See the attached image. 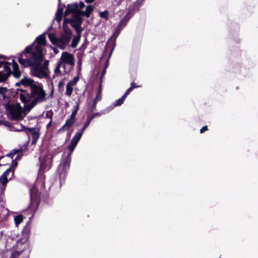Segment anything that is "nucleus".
<instances>
[{
	"label": "nucleus",
	"instance_id": "1",
	"mask_svg": "<svg viewBox=\"0 0 258 258\" xmlns=\"http://www.w3.org/2000/svg\"><path fill=\"white\" fill-rule=\"evenodd\" d=\"M20 84L26 87L29 86L31 88V92L29 94L26 91H20L17 93L18 96L24 103V111L29 112L37 104L46 101V94L42 87L32 79L25 77L20 82L16 83L18 86Z\"/></svg>",
	"mask_w": 258,
	"mask_h": 258
},
{
	"label": "nucleus",
	"instance_id": "2",
	"mask_svg": "<svg viewBox=\"0 0 258 258\" xmlns=\"http://www.w3.org/2000/svg\"><path fill=\"white\" fill-rule=\"evenodd\" d=\"M43 55L38 53L37 55H19L18 61L24 67H31V74L39 79H47L49 77V71L48 68L49 61L45 60L42 64Z\"/></svg>",
	"mask_w": 258,
	"mask_h": 258
},
{
	"label": "nucleus",
	"instance_id": "3",
	"mask_svg": "<svg viewBox=\"0 0 258 258\" xmlns=\"http://www.w3.org/2000/svg\"><path fill=\"white\" fill-rule=\"evenodd\" d=\"M45 36L44 34H43L37 37L35 41L31 45L27 46L19 55H22L23 56L33 54V55L36 56L38 53L43 55L42 46H45Z\"/></svg>",
	"mask_w": 258,
	"mask_h": 258
},
{
	"label": "nucleus",
	"instance_id": "4",
	"mask_svg": "<svg viewBox=\"0 0 258 258\" xmlns=\"http://www.w3.org/2000/svg\"><path fill=\"white\" fill-rule=\"evenodd\" d=\"M72 36V33L69 29L63 27V31L59 38H57L53 34H48L50 41L54 45L63 49L68 45Z\"/></svg>",
	"mask_w": 258,
	"mask_h": 258
},
{
	"label": "nucleus",
	"instance_id": "5",
	"mask_svg": "<svg viewBox=\"0 0 258 258\" xmlns=\"http://www.w3.org/2000/svg\"><path fill=\"white\" fill-rule=\"evenodd\" d=\"M8 116L9 118L14 120H19L23 118V109L19 103L8 104L6 105Z\"/></svg>",
	"mask_w": 258,
	"mask_h": 258
},
{
	"label": "nucleus",
	"instance_id": "6",
	"mask_svg": "<svg viewBox=\"0 0 258 258\" xmlns=\"http://www.w3.org/2000/svg\"><path fill=\"white\" fill-rule=\"evenodd\" d=\"M14 175V170L8 168L0 177V189L4 191L9 179H11Z\"/></svg>",
	"mask_w": 258,
	"mask_h": 258
},
{
	"label": "nucleus",
	"instance_id": "7",
	"mask_svg": "<svg viewBox=\"0 0 258 258\" xmlns=\"http://www.w3.org/2000/svg\"><path fill=\"white\" fill-rule=\"evenodd\" d=\"M10 74L9 64L4 61H0V82L5 81Z\"/></svg>",
	"mask_w": 258,
	"mask_h": 258
},
{
	"label": "nucleus",
	"instance_id": "8",
	"mask_svg": "<svg viewBox=\"0 0 258 258\" xmlns=\"http://www.w3.org/2000/svg\"><path fill=\"white\" fill-rule=\"evenodd\" d=\"M74 57L73 55L70 53H69L67 52H63L61 54V56L60 59V62L61 64H63V69L64 71L66 72V64L70 65L71 67H73L74 65Z\"/></svg>",
	"mask_w": 258,
	"mask_h": 258
},
{
	"label": "nucleus",
	"instance_id": "9",
	"mask_svg": "<svg viewBox=\"0 0 258 258\" xmlns=\"http://www.w3.org/2000/svg\"><path fill=\"white\" fill-rule=\"evenodd\" d=\"M131 17L132 15L131 14V12H128L118 23L113 36H114L115 38L118 36L121 30L126 25Z\"/></svg>",
	"mask_w": 258,
	"mask_h": 258
},
{
	"label": "nucleus",
	"instance_id": "10",
	"mask_svg": "<svg viewBox=\"0 0 258 258\" xmlns=\"http://www.w3.org/2000/svg\"><path fill=\"white\" fill-rule=\"evenodd\" d=\"M80 15L78 14H74L71 19L64 18V24L71 23L73 27L81 26L82 20Z\"/></svg>",
	"mask_w": 258,
	"mask_h": 258
},
{
	"label": "nucleus",
	"instance_id": "11",
	"mask_svg": "<svg viewBox=\"0 0 258 258\" xmlns=\"http://www.w3.org/2000/svg\"><path fill=\"white\" fill-rule=\"evenodd\" d=\"M82 136V133H76L75 135L73 138L70 145L69 146V150L70 151V153L72 154V152L77 146L78 142Z\"/></svg>",
	"mask_w": 258,
	"mask_h": 258
},
{
	"label": "nucleus",
	"instance_id": "12",
	"mask_svg": "<svg viewBox=\"0 0 258 258\" xmlns=\"http://www.w3.org/2000/svg\"><path fill=\"white\" fill-rule=\"evenodd\" d=\"M72 13L74 14H79V6L77 4L68 5L64 12V16H67L69 13Z\"/></svg>",
	"mask_w": 258,
	"mask_h": 258
},
{
	"label": "nucleus",
	"instance_id": "13",
	"mask_svg": "<svg viewBox=\"0 0 258 258\" xmlns=\"http://www.w3.org/2000/svg\"><path fill=\"white\" fill-rule=\"evenodd\" d=\"M29 131L33 138L32 144H35L39 137L38 129L31 128L29 129Z\"/></svg>",
	"mask_w": 258,
	"mask_h": 258
},
{
	"label": "nucleus",
	"instance_id": "14",
	"mask_svg": "<svg viewBox=\"0 0 258 258\" xmlns=\"http://www.w3.org/2000/svg\"><path fill=\"white\" fill-rule=\"evenodd\" d=\"M27 237L22 239L21 240L17 241V247L18 249H22V250L25 249L28 247Z\"/></svg>",
	"mask_w": 258,
	"mask_h": 258
},
{
	"label": "nucleus",
	"instance_id": "15",
	"mask_svg": "<svg viewBox=\"0 0 258 258\" xmlns=\"http://www.w3.org/2000/svg\"><path fill=\"white\" fill-rule=\"evenodd\" d=\"M93 11V8L92 5H88L85 10V11H80L79 14L85 16L86 17H89L90 14Z\"/></svg>",
	"mask_w": 258,
	"mask_h": 258
},
{
	"label": "nucleus",
	"instance_id": "16",
	"mask_svg": "<svg viewBox=\"0 0 258 258\" xmlns=\"http://www.w3.org/2000/svg\"><path fill=\"white\" fill-rule=\"evenodd\" d=\"M12 67H13L12 74L15 78H19L21 76V73L19 71V66H18V64L16 62H15L14 60H13Z\"/></svg>",
	"mask_w": 258,
	"mask_h": 258
},
{
	"label": "nucleus",
	"instance_id": "17",
	"mask_svg": "<svg viewBox=\"0 0 258 258\" xmlns=\"http://www.w3.org/2000/svg\"><path fill=\"white\" fill-rule=\"evenodd\" d=\"M18 153V150H15L9 153L7 155V157H10L12 159V166L10 167L11 168L12 170H14L15 168L17 166V162L13 160L14 156Z\"/></svg>",
	"mask_w": 258,
	"mask_h": 258
},
{
	"label": "nucleus",
	"instance_id": "18",
	"mask_svg": "<svg viewBox=\"0 0 258 258\" xmlns=\"http://www.w3.org/2000/svg\"><path fill=\"white\" fill-rule=\"evenodd\" d=\"M30 195L31 199L36 200L39 197L40 193L37 187L34 186L30 190Z\"/></svg>",
	"mask_w": 258,
	"mask_h": 258
},
{
	"label": "nucleus",
	"instance_id": "19",
	"mask_svg": "<svg viewBox=\"0 0 258 258\" xmlns=\"http://www.w3.org/2000/svg\"><path fill=\"white\" fill-rule=\"evenodd\" d=\"M74 119L70 118L68 120H67L65 124L59 129V131H64L69 129V128L73 125L74 122Z\"/></svg>",
	"mask_w": 258,
	"mask_h": 258
},
{
	"label": "nucleus",
	"instance_id": "20",
	"mask_svg": "<svg viewBox=\"0 0 258 258\" xmlns=\"http://www.w3.org/2000/svg\"><path fill=\"white\" fill-rule=\"evenodd\" d=\"M71 160V153H69L63 164V168L64 170H66L69 168Z\"/></svg>",
	"mask_w": 258,
	"mask_h": 258
},
{
	"label": "nucleus",
	"instance_id": "21",
	"mask_svg": "<svg viewBox=\"0 0 258 258\" xmlns=\"http://www.w3.org/2000/svg\"><path fill=\"white\" fill-rule=\"evenodd\" d=\"M95 117V115H92L91 116H88L87 118V120L85 122L83 128L82 129L81 132H79L78 133H83L84 130L88 126L91 121Z\"/></svg>",
	"mask_w": 258,
	"mask_h": 258
},
{
	"label": "nucleus",
	"instance_id": "22",
	"mask_svg": "<svg viewBox=\"0 0 258 258\" xmlns=\"http://www.w3.org/2000/svg\"><path fill=\"white\" fill-rule=\"evenodd\" d=\"M80 36H77L72 40L71 46L73 48L76 47L80 40Z\"/></svg>",
	"mask_w": 258,
	"mask_h": 258
},
{
	"label": "nucleus",
	"instance_id": "23",
	"mask_svg": "<svg viewBox=\"0 0 258 258\" xmlns=\"http://www.w3.org/2000/svg\"><path fill=\"white\" fill-rule=\"evenodd\" d=\"M73 85H70L68 83L66 86V94L69 96H70L73 90Z\"/></svg>",
	"mask_w": 258,
	"mask_h": 258
},
{
	"label": "nucleus",
	"instance_id": "24",
	"mask_svg": "<svg viewBox=\"0 0 258 258\" xmlns=\"http://www.w3.org/2000/svg\"><path fill=\"white\" fill-rule=\"evenodd\" d=\"M14 220H15L16 225L17 226H18L19 224H20L23 221V217L22 215H20L16 216L14 218Z\"/></svg>",
	"mask_w": 258,
	"mask_h": 258
},
{
	"label": "nucleus",
	"instance_id": "25",
	"mask_svg": "<svg viewBox=\"0 0 258 258\" xmlns=\"http://www.w3.org/2000/svg\"><path fill=\"white\" fill-rule=\"evenodd\" d=\"M50 160H43L41 162V164H40V168L41 169H43V168H45V167H46V166H48V167H49V164L50 163Z\"/></svg>",
	"mask_w": 258,
	"mask_h": 258
},
{
	"label": "nucleus",
	"instance_id": "26",
	"mask_svg": "<svg viewBox=\"0 0 258 258\" xmlns=\"http://www.w3.org/2000/svg\"><path fill=\"white\" fill-rule=\"evenodd\" d=\"M61 64H62L61 63V62H59L57 63V66H56V68H55V69L54 70V74H55V75L56 76H58L59 75V74H60V68Z\"/></svg>",
	"mask_w": 258,
	"mask_h": 258
},
{
	"label": "nucleus",
	"instance_id": "27",
	"mask_svg": "<svg viewBox=\"0 0 258 258\" xmlns=\"http://www.w3.org/2000/svg\"><path fill=\"white\" fill-rule=\"evenodd\" d=\"M99 16H100V17L105 18L107 20L108 18L109 13L107 11H104L103 12H100L99 13Z\"/></svg>",
	"mask_w": 258,
	"mask_h": 258
},
{
	"label": "nucleus",
	"instance_id": "28",
	"mask_svg": "<svg viewBox=\"0 0 258 258\" xmlns=\"http://www.w3.org/2000/svg\"><path fill=\"white\" fill-rule=\"evenodd\" d=\"M78 108H79V105H78V104H77L76 105L75 109L72 113V114L71 115L70 118H71L72 119L75 120V116L76 115L77 112V111L78 110Z\"/></svg>",
	"mask_w": 258,
	"mask_h": 258
},
{
	"label": "nucleus",
	"instance_id": "29",
	"mask_svg": "<svg viewBox=\"0 0 258 258\" xmlns=\"http://www.w3.org/2000/svg\"><path fill=\"white\" fill-rule=\"evenodd\" d=\"M8 90L5 87H0V94L3 96L4 98L5 97V94L7 92Z\"/></svg>",
	"mask_w": 258,
	"mask_h": 258
},
{
	"label": "nucleus",
	"instance_id": "30",
	"mask_svg": "<svg viewBox=\"0 0 258 258\" xmlns=\"http://www.w3.org/2000/svg\"><path fill=\"white\" fill-rule=\"evenodd\" d=\"M79 80V78L77 77H75L73 80L70 81L68 83L71 85L75 86Z\"/></svg>",
	"mask_w": 258,
	"mask_h": 258
},
{
	"label": "nucleus",
	"instance_id": "31",
	"mask_svg": "<svg viewBox=\"0 0 258 258\" xmlns=\"http://www.w3.org/2000/svg\"><path fill=\"white\" fill-rule=\"evenodd\" d=\"M123 101H124L122 100V99L119 98V99L117 100L115 102V103L114 104V106L120 105L121 104H122L123 103Z\"/></svg>",
	"mask_w": 258,
	"mask_h": 258
},
{
	"label": "nucleus",
	"instance_id": "32",
	"mask_svg": "<svg viewBox=\"0 0 258 258\" xmlns=\"http://www.w3.org/2000/svg\"><path fill=\"white\" fill-rule=\"evenodd\" d=\"M77 33V36H81V33L82 31V29L81 28V26H78V27H74Z\"/></svg>",
	"mask_w": 258,
	"mask_h": 258
},
{
	"label": "nucleus",
	"instance_id": "33",
	"mask_svg": "<svg viewBox=\"0 0 258 258\" xmlns=\"http://www.w3.org/2000/svg\"><path fill=\"white\" fill-rule=\"evenodd\" d=\"M101 99V92H100V90H99L97 95H96V98L95 99H94V101H96V102H97L98 101H99V100H100Z\"/></svg>",
	"mask_w": 258,
	"mask_h": 258
},
{
	"label": "nucleus",
	"instance_id": "34",
	"mask_svg": "<svg viewBox=\"0 0 258 258\" xmlns=\"http://www.w3.org/2000/svg\"><path fill=\"white\" fill-rule=\"evenodd\" d=\"M247 71L244 68H240V73H241L243 76H246Z\"/></svg>",
	"mask_w": 258,
	"mask_h": 258
},
{
	"label": "nucleus",
	"instance_id": "35",
	"mask_svg": "<svg viewBox=\"0 0 258 258\" xmlns=\"http://www.w3.org/2000/svg\"><path fill=\"white\" fill-rule=\"evenodd\" d=\"M62 14L56 13L55 19L58 22L61 21L62 18Z\"/></svg>",
	"mask_w": 258,
	"mask_h": 258
},
{
	"label": "nucleus",
	"instance_id": "36",
	"mask_svg": "<svg viewBox=\"0 0 258 258\" xmlns=\"http://www.w3.org/2000/svg\"><path fill=\"white\" fill-rule=\"evenodd\" d=\"M208 130V126H204L200 130V133L202 134L204 133L205 131H207Z\"/></svg>",
	"mask_w": 258,
	"mask_h": 258
},
{
	"label": "nucleus",
	"instance_id": "37",
	"mask_svg": "<svg viewBox=\"0 0 258 258\" xmlns=\"http://www.w3.org/2000/svg\"><path fill=\"white\" fill-rule=\"evenodd\" d=\"M78 5L79 6V11H81V9L85 7V4L83 2H80Z\"/></svg>",
	"mask_w": 258,
	"mask_h": 258
},
{
	"label": "nucleus",
	"instance_id": "38",
	"mask_svg": "<svg viewBox=\"0 0 258 258\" xmlns=\"http://www.w3.org/2000/svg\"><path fill=\"white\" fill-rule=\"evenodd\" d=\"M139 87V86L136 85L134 83H132V84H131V87L130 88H132V89L133 90L134 88H138Z\"/></svg>",
	"mask_w": 258,
	"mask_h": 258
},
{
	"label": "nucleus",
	"instance_id": "39",
	"mask_svg": "<svg viewBox=\"0 0 258 258\" xmlns=\"http://www.w3.org/2000/svg\"><path fill=\"white\" fill-rule=\"evenodd\" d=\"M63 10L62 8H58L56 13L60 14H62Z\"/></svg>",
	"mask_w": 258,
	"mask_h": 258
},
{
	"label": "nucleus",
	"instance_id": "40",
	"mask_svg": "<svg viewBox=\"0 0 258 258\" xmlns=\"http://www.w3.org/2000/svg\"><path fill=\"white\" fill-rule=\"evenodd\" d=\"M128 94V93H127V92H125V93L124 94V95L122 96L121 98L122 99V100L124 101Z\"/></svg>",
	"mask_w": 258,
	"mask_h": 258
},
{
	"label": "nucleus",
	"instance_id": "41",
	"mask_svg": "<svg viewBox=\"0 0 258 258\" xmlns=\"http://www.w3.org/2000/svg\"><path fill=\"white\" fill-rule=\"evenodd\" d=\"M128 94V93H127V92H125V93L124 94V95L122 96L121 98L122 99V100L124 101Z\"/></svg>",
	"mask_w": 258,
	"mask_h": 258
},
{
	"label": "nucleus",
	"instance_id": "42",
	"mask_svg": "<svg viewBox=\"0 0 258 258\" xmlns=\"http://www.w3.org/2000/svg\"><path fill=\"white\" fill-rule=\"evenodd\" d=\"M128 94V93H127V92H125V93L124 94V95L122 96L121 98L122 99V100L124 101Z\"/></svg>",
	"mask_w": 258,
	"mask_h": 258
},
{
	"label": "nucleus",
	"instance_id": "43",
	"mask_svg": "<svg viewBox=\"0 0 258 258\" xmlns=\"http://www.w3.org/2000/svg\"><path fill=\"white\" fill-rule=\"evenodd\" d=\"M95 0H85V2L90 4L93 3Z\"/></svg>",
	"mask_w": 258,
	"mask_h": 258
},
{
	"label": "nucleus",
	"instance_id": "44",
	"mask_svg": "<svg viewBox=\"0 0 258 258\" xmlns=\"http://www.w3.org/2000/svg\"><path fill=\"white\" fill-rule=\"evenodd\" d=\"M64 85V82L63 81H60L58 86L59 87H62Z\"/></svg>",
	"mask_w": 258,
	"mask_h": 258
},
{
	"label": "nucleus",
	"instance_id": "45",
	"mask_svg": "<svg viewBox=\"0 0 258 258\" xmlns=\"http://www.w3.org/2000/svg\"><path fill=\"white\" fill-rule=\"evenodd\" d=\"M97 103V102H96V101H94L93 104V109H95Z\"/></svg>",
	"mask_w": 258,
	"mask_h": 258
},
{
	"label": "nucleus",
	"instance_id": "46",
	"mask_svg": "<svg viewBox=\"0 0 258 258\" xmlns=\"http://www.w3.org/2000/svg\"><path fill=\"white\" fill-rule=\"evenodd\" d=\"M132 90V88H129L126 91V92H127V93H130V92Z\"/></svg>",
	"mask_w": 258,
	"mask_h": 258
},
{
	"label": "nucleus",
	"instance_id": "47",
	"mask_svg": "<svg viewBox=\"0 0 258 258\" xmlns=\"http://www.w3.org/2000/svg\"><path fill=\"white\" fill-rule=\"evenodd\" d=\"M21 158V156H19V155H18L15 158V160H19Z\"/></svg>",
	"mask_w": 258,
	"mask_h": 258
},
{
	"label": "nucleus",
	"instance_id": "48",
	"mask_svg": "<svg viewBox=\"0 0 258 258\" xmlns=\"http://www.w3.org/2000/svg\"><path fill=\"white\" fill-rule=\"evenodd\" d=\"M78 64L80 67L81 66V61L80 60L78 61Z\"/></svg>",
	"mask_w": 258,
	"mask_h": 258
},
{
	"label": "nucleus",
	"instance_id": "49",
	"mask_svg": "<svg viewBox=\"0 0 258 258\" xmlns=\"http://www.w3.org/2000/svg\"><path fill=\"white\" fill-rule=\"evenodd\" d=\"M100 113H95L94 114H93L92 115H95V117L96 116V115H99Z\"/></svg>",
	"mask_w": 258,
	"mask_h": 258
},
{
	"label": "nucleus",
	"instance_id": "50",
	"mask_svg": "<svg viewBox=\"0 0 258 258\" xmlns=\"http://www.w3.org/2000/svg\"><path fill=\"white\" fill-rule=\"evenodd\" d=\"M54 52L55 53H58V51L56 49H54Z\"/></svg>",
	"mask_w": 258,
	"mask_h": 258
},
{
	"label": "nucleus",
	"instance_id": "51",
	"mask_svg": "<svg viewBox=\"0 0 258 258\" xmlns=\"http://www.w3.org/2000/svg\"><path fill=\"white\" fill-rule=\"evenodd\" d=\"M4 157H0V159H1L2 158H3ZM5 165V164H0V166H2V165Z\"/></svg>",
	"mask_w": 258,
	"mask_h": 258
},
{
	"label": "nucleus",
	"instance_id": "52",
	"mask_svg": "<svg viewBox=\"0 0 258 258\" xmlns=\"http://www.w3.org/2000/svg\"><path fill=\"white\" fill-rule=\"evenodd\" d=\"M52 94H53V91H52L50 93V96H51Z\"/></svg>",
	"mask_w": 258,
	"mask_h": 258
},
{
	"label": "nucleus",
	"instance_id": "53",
	"mask_svg": "<svg viewBox=\"0 0 258 258\" xmlns=\"http://www.w3.org/2000/svg\"><path fill=\"white\" fill-rule=\"evenodd\" d=\"M18 131H22V129L18 130Z\"/></svg>",
	"mask_w": 258,
	"mask_h": 258
},
{
	"label": "nucleus",
	"instance_id": "54",
	"mask_svg": "<svg viewBox=\"0 0 258 258\" xmlns=\"http://www.w3.org/2000/svg\"><path fill=\"white\" fill-rule=\"evenodd\" d=\"M21 252V250L20 251H18L19 254H20Z\"/></svg>",
	"mask_w": 258,
	"mask_h": 258
}]
</instances>
